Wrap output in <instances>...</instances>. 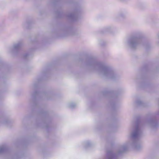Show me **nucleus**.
<instances>
[{
	"mask_svg": "<svg viewBox=\"0 0 159 159\" xmlns=\"http://www.w3.org/2000/svg\"><path fill=\"white\" fill-rule=\"evenodd\" d=\"M143 125L137 120L130 134V140L128 142L118 146L114 150L107 151L106 159H117L119 155L125 153L130 148L138 150L141 146L139 139L143 132Z\"/></svg>",
	"mask_w": 159,
	"mask_h": 159,
	"instance_id": "1",
	"label": "nucleus"
},
{
	"mask_svg": "<svg viewBox=\"0 0 159 159\" xmlns=\"http://www.w3.org/2000/svg\"><path fill=\"white\" fill-rule=\"evenodd\" d=\"M84 64L86 66L96 71L105 79L115 80L119 78V75L109 65L98 61L93 58H87Z\"/></svg>",
	"mask_w": 159,
	"mask_h": 159,
	"instance_id": "2",
	"label": "nucleus"
},
{
	"mask_svg": "<svg viewBox=\"0 0 159 159\" xmlns=\"http://www.w3.org/2000/svg\"><path fill=\"white\" fill-rule=\"evenodd\" d=\"M143 34L139 31H135L131 34L127 40L128 46L133 50H135L141 45H143L146 48L150 46V44L146 42H143L142 40Z\"/></svg>",
	"mask_w": 159,
	"mask_h": 159,
	"instance_id": "3",
	"label": "nucleus"
},
{
	"mask_svg": "<svg viewBox=\"0 0 159 159\" xmlns=\"http://www.w3.org/2000/svg\"><path fill=\"white\" fill-rule=\"evenodd\" d=\"M38 83H39L40 81H38ZM38 84H34L31 87V89L33 91L30 92V102L31 105L34 107H37L38 106L37 99L41 95H45L46 96L47 93L43 92H38L36 91L38 89Z\"/></svg>",
	"mask_w": 159,
	"mask_h": 159,
	"instance_id": "4",
	"label": "nucleus"
},
{
	"mask_svg": "<svg viewBox=\"0 0 159 159\" xmlns=\"http://www.w3.org/2000/svg\"><path fill=\"white\" fill-rule=\"evenodd\" d=\"M151 118L149 119L145 123L148 124L153 128H155L158 125V122L156 120L157 118L159 117V111L151 116Z\"/></svg>",
	"mask_w": 159,
	"mask_h": 159,
	"instance_id": "5",
	"label": "nucleus"
},
{
	"mask_svg": "<svg viewBox=\"0 0 159 159\" xmlns=\"http://www.w3.org/2000/svg\"><path fill=\"white\" fill-rule=\"evenodd\" d=\"M22 41H19L13 44L12 48H10V51L12 52L17 53L20 50L23 45Z\"/></svg>",
	"mask_w": 159,
	"mask_h": 159,
	"instance_id": "6",
	"label": "nucleus"
},
{
	"mask_svg": "<svg viewBox=\"0 0 159 159\" xmlns=\"http://www.w3.org/2000/svg\"><path fill=\"white\" fill-rule=\"evenodd\" d=\"M67 17L68 18L72 21H75L77 20L78 18V12L76 10H75L71 13L69 14Z\"/></svg>",
	"mask_w": 159,
	"mask_h": 159,
	"instance_id": "7",
	"label": "nucleus"
},
{
	"mask_svg": "<svg viewBox=\"0 0 159 159\" xmlns=\"http://www.w3.org/2000/svg\"><path fill=\"white\" fill-rule=\"evenodd\" d=\"M113 29L111 26H107L103 29L102 33H111L113 32Z\"/></svg>",
	"mask_w": 159,
	"mask_h": 159,
	"instance_id": "8",
	"label": "nucleus"
},
{
	"mask_svg": "<svg viewBox=\"0 0 159 159\" xmlns=\"http://www.w3.org/2000/svg\"><path fill=\"white\" fill-rule=\"evenodd\" d=\"M66 35H76L77 34L76 32L71 28H68L66 31ZM64 35H61V36H63Z\"/></svg>",
	"mask_w": 159,
	"mask_h": 159,
	"instance_id": "9",
	"label": "nucleus"
},
{
	"mask_svg": "<svg viewBox=\"0 0 159 159\" xmlns=\"http://www.w3.org/2000/svg\"><path fill=\"white\" fill-rule=\"evenodd\" d=\"M103 94L104 95H111L113 98L116 97L117 95L116 92L111 91L104 92Z\"/></svg>",
	"mask_w": 159,
	"mask_h": 159,
	"instance_id": "10",
	"label": "nucleus"
},
{
	"mask_svg": "<svg viewBox=\"0 0 159 159\" xmlns=\"http://www.w3.org/2000/svg\"><path fill=\"white\" fill-rule=\"evenodd\" d=\"M8 149L7 147L5 146H2L0 147V153H4L8 152Z\"/></svg>",
	"mask_w": 159,
	"mask_h": 159,
	"instance_id": "11",
	"label": "nucleus"
},
{
	"mask_svg": "<svg viewBox=\"0 0 159 159\" xmlns=\"http://www.w3.org/2000/svg\"><path fill=\"white\" fill-rule=\"evenodd\" d=\"M56 14L57 15V17L58 18L63 17L64 15V13L62 12L60 10L57 11L56 12Z\"/></svg>",
	"mask_w": 159,
	"mask_h": 159,
	"instance_id": "12",
	"label": "nucleus"
},
{
	"mask_svg": "<svg viewBox=\"0 0 159 159\" xmlns=\"http://www.w3.org/2000/svg\"><path fill=\"white\" fill-rule=\"evenodd\" d=\"M136 104L139 106L145 107V103L139 99L136 101Z\"/></svg>",
	"mask_w": 159,
	"mask_h": 159,
	"instance_id": "13",
	"label": "nucleus"
},
{
	"mask_svg": "<svg viewBox=\"0 0 159 159\" xmlns=\"http://www.w3.org/2000/svg\"><path fill=\"white\" fill-rule=\"evenodd\" d=\"M92 144L89 141H86L84 143V147L85 148L90 147Z\"/></svg>",
	"mask_w": 159,
	"mask_h": 159,
	"instance_id": "14",
	"label": "nucleus"
},
{
	"mask_svg": "<svg viewBox=\"0 0 159 159\" xmlns=\"http://www.w3.org/2000/svg\"><path fill=\"white\" fill-rule=\"evenodd\" d=\"M31 22L29 20H27L24 24V26L27 28H29L31 24Z\"/></svg>",
	"mask_w": 159,
	"mask_h": 159,
	"instance_id": "15",
	"label": "nucleus"
},
{
	"mask_svg": "<svg viewBox=\"0 0 159 159\" xmlns=\"http://www.w3.org/2000/svg\"><path fill=\"white\" fill-rule=\"evenodd\" d=\"M30 57V55L29 52L25 53L23 55V58L25 59H28Z\"/></svg>",
	"mask_w": 159,
	"mask_h": 159,
	"instance_id": "16",
	"label": "nucleus"
},
{
	"mask_svg": "<svg viewBox=\"0 0 159 159\" xmlns=\"http://www.w3.org/2000/svg\"><path fill=\"white\" fill-rule=\"evenodd\" d=\"M76 106V104L73 102H71L68 104V107L72 109L75 108Z\"/></svg>",
	"mask_w": 159,
	"mask_h": 159,
	"instance_id": "17",
	"label": "nucleus"
},
{
	"mask_svg": "<svg viewBox=\"0 0 159 159\" xmlns=\"http://www.w3.org/2000/svg\"><path fill=\"white\" fill-rule=\"evenodd\" d=\"M11 123V121L9 120H6L3 122V123L8 126Z\"/></svg>",
	"mask_w": 159,
	"mask_h": 159,
	"instance_id": "18",
	"label": "nucleus"
},
{
	"mask_svg": "<svg viewBox=\"0 0 159 159\" xmlns=\"http://www.w3.org/2000/svg\"><path fill=\"white\" fill-rule=\"evenodd\" d=\"M39 113L40 114L43 115V116H45L47 114V112L46 111H44L43 110H41L40 111H39Z\"/></svg>",
	"mask_w": 159,
	"mask_h": 159,
	"instance_id": "19",
	"label": "nucleus"
},
{
	"mask_svg": "<svg viewBox=\"0 0 159 159\" xmlns=\"http://www.w3.org/2000/svg\"><path fill=\"white\" fill-rule=\"evenodd\" d=\"M111 105L113 109H114L116 106V103L114 101L111 102Z\"/></svg>",
	"mask_w": 159,
	"mask_h": 159,
	"instance_id": "20",
	"label": "nucleus"
},
{
	"mask_svg": "<svg viewBox=\"0 0 159 159\" xmlns=\"http://www.w3.org/2000/svg\"><path fill=\"white\" fill-rule=\"evenodd\" d=\"M118 16L120 17L123 18L125 16V14L123 12H120L119 13Z\"/></svg>",
	"mask_w": 159,
	"mask_h": 159,
	"instance_id": "21",
	"label": "nucleus"
},
{
	"mask_svg": "<svg viewBox=\"0 0 159 159\" xmlns=\"http://www.w3.org/2000/svg\"><path fill=\"white\" fill-rule=\"evenodd\" d=\"M100 44L102 46H103L105 44V42L103 40H101L100 42Z\"/></svg>",
	"mask_w": 159,
	"mask_h": 159,
	"instance_id": "22",
	"label": "nucleus"
},
{
	"mask_svg": "<svg viewBox=\"0 0 159 159\" xmlns=\"http://www.w3.org/2000/svg\"><path fill=\"white\" fill-rule=\"evenodd\" d=\"M157 37L158 39V43H159V33L157 34Z\"/></svg>",
	"mask_w": 159,
	"mask_h": 159,
	"instance_id": "23",
	"label": "nucleus"
},
{
	"mask_svg": "<svg viewBox=\"0 0 159 159\" xmlns=\"http://www.w3.org/2000/svg\"><path fill=\"white\" fill-rule=\"evenodd\" d=\"M2 63L0 62V66H1Z\"/></svg>",
	"mask_w": 159,
	"mask_h": 159,
	"instance_id": "24",
	"label": "nucleus"
},
{
	"mask_svg": "<svg viewBox=\"0 0 159 159\" xmlns=\"http://www.w3.org/2000/svg\"><path fill=\"white\" fill-rule=\"evenodd\" d=\"M46 127H47H47H48V125H46Z\"/></svg>",
	"mask_w": 159,
	"mask_h": 159,
	"instance_id": "25",
	"label": "nucleus"
}]
</instances>
